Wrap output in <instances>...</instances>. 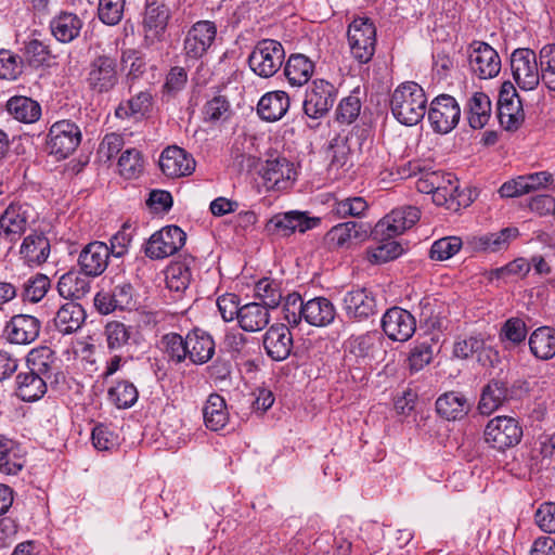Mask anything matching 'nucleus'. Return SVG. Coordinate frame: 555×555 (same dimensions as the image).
Returning <instances> with one entry per match:
<instances>
[{
  "label": "nucleus",
  "instance_id": "f257e3e1",
  "mask_svg": "<svg viewBox=\"0 0 555 555\" xmlns=\"http://www.w3.org/2000/svg\"><path fill=\"white\" fill-rule=\"evenodd\" d=\"M427 98L423 88L406 81L399 85L392 92L390 108L393 117L402 125H417L426 114Z\"/></svg>",
  "mask_w": 555,
  "mask_h": 555
},
{
  "label": "nucleus",
  "instance_id": "f03ea898",
  "mask_svg": "<svg viewBox=\"0 0 555 555\" xmlns=\"http://www.w3.org/2000/svg\"><path fill=\"white\" fill-rule=\"evenodd\" d=\"M119 80L120 74L115 55L103 52L90 60L87 67L86 83L93 94L104 95L113 92Z\"/></svg>",
  "mask_w": 555,
  "mask_h": 555
},
{
  "label": "nucleus",
  "instance_id": "7ed1b4c3",
  "mask_svg": "<svg viewBox=\"0 0 555 555\" xmlns=\"http://www.w3.org/2000/svg\"><path fill=\"white\" fill-rule=\"evenodd\" d=\"M340 308L351 322L369 321L378 313L376 294L366 287H352L343 294Z\"/></svg>",
  "mask_w": 555,
  "mask_h": 555
},
{
  "label": "nucleus",
  "instance_id": "20e7f679",
  "mask_svg": "<svg viewBox=\"0 0 555 555\" xmlns=\"http://www.w3.org/2000/svg\"><path fill=\"white\" fill-rule=\"evenodd\" d=\"M285 51L282 43L273 39L259 41L248 57L250 69L262 78L272 77L282 66Z\"/></svg>",
  "mask_w": 555,
  "mask_h": 555
},
{
  "label": "nucleus",
  "instance_id": "39448f33",
  "mask_svg": "<svg viewBox=\"0 0 555 555\" xmlns=\"http://www.w3.org/2000/svg\"><path fill=\"white\" fill-rule=\"evenodd\" d=\"M348 42L352 56L361 64L370 62L375 53L376 28L369 17H357L348 27Z\"/></svg>",
  "mask_w": 555,
  "mask_h": 555
},
{
  "label": "nucleus",
  "instance_id": "423d86ee",
  "mask_svg": "<svg viewBox=\"0 0 555 555\" xmlns=\"http://www.w3.org/2000/svg\"><path fill=\"white\" fill-rule=\"evenodd\" d=\"M513 78L521 90H534L541 81V69L537 54L531 49H516L511 55Z\"/></svg>",
  "mask_w": 555,
  "mask_h": 555
},
{
  "label": "nucleus",
  "instance_id": "0eeeda50",
  "mask_svg": "<svg viewBox=\"0 0 555 555\" xmlns=\"http://www.w3.org/2000/svg\"><path fill=\"white\" fill-rule=\"evenodd\" d=\"M48 137L49 153L57 159H64L80 144L81 131L75 122L64 119L51 126Z\"/></svg>",
  "mask_w": 555,
  "mask_h": 555
},
{
  "label": "nucleus",
  "instance_id": "6e6552de",
  "mask_svg": "<svg viewBox=\"0 0 555 555\" xmlns=\"http://www.w3.org/2000/svg\"><path fill=\"white\" fill-rule=\"evenodd\" d=\"M521 437V427L515 418L509 416H495L485 428L486 442L499 451L515 447Z\"/></svg>",
  "mask_w": 555,
  "mask_h": 555
},
{
  "label": "nucleus",
  "instance_id": "1a4fd4ad",
  "mask_svg": "<svg viewBox=\"0 0 555 555\" xmlns=\"http://www.w3.org/2000/svg\"><path fill=\"white\" fill-rule=\"evenodd\" d=\"M427 114L433 130L447 134L459 124L461 108L453 96L440 94L430 102Z\"/></svg>",
  "mask_w": 555,
  "mask_h": 555
},
{
  "label": "nucleus",
  "instance_id": "9d476101",
  "mask_svg": "<svg viewBox=\"0 0 555 555\" xmlns=\"http://www.w3.org/2000/svg\"><path fill=\"white\" fill-rule=\"evenodd\" d=\"M33 217V208L28 204L11 203L0 214V237L15 243L26 232Z\"/></svg>",
  "mask_w": 555,
  "mask_h": 555
},
{
  "label": "nucleus",
  "instance_id": "9b49d317",
  "mask_svg": "<svg viewBox=\"0 0 555 555\" xmlns=\"http://www.w3.org/2000/svg\"><path fill=\"white\" fill-rule=\"evenodd\" d=\"M186 235L177 225H167L155 232L147 241L145 255L151 259H164L182 248Z\"/></svg>",
  "mask_w": 555,
  "mask_h": 555
},
{
  "label": "nucleus",
  "instance_id": "f8f14e48",
  "mask_svg": "<svg viewBox=\"0 0 555 555\" xmlns=\"http://www.w3.org/2000/svg\"><path fill=\"white\" fill-rule=\"evenodd\" d=\"M260 175L267 191H284L293 185L297 171L286 157L276 156L266 160Z\"/></svg>",
  "mask_w": 555,
  "mask_h": 555
},
{
  "label": "nucleus",
  "instance_id": "ddd939ff",
  "mask_svg": "<svg viewBox=\"0 0 555 555\" xmlns=\"http://www.w3.org/2000/svg\"><path fill=\"white\" fill-rule=\"evenodd\" d=\"M217 36V26L211 21H198L186 31L183 52L186 60L197 61L212 46Z\"/></svg>",
  "mask_w": 555,
  "mask_h": 555
},
{
  "label": "nucleus",
  "instance_id": "4468645a",
  "mask_svg": "<svg viewBox=\"0 0 555 555\" xmlns=\"http://www.w3.org/2000/svg\"><path fill=\"white\" fill-rule=\"evenodd\" d=\"M470 72L479 79H491L501 70L499 53L488 43L475 41L468 50Z\"/></svg>",
  "mask_w": 555,
  "mask_h": 555
},
{
  "label": "nucleus",
  "instance_id": "2eb2a0df",
  "mask_svg": "<svg viewBox=\"0 0 555 555\" xmlns=\"http://www.w3.org/2000/svg\"><path fill=\"white\" fill-rule=\"evenodd\" d=\"M335 100V87L324 79H315L306 92L304 112L310 118H321L333 107Z\"/></svg>",
  "mask_w": 555,
  "mask_h": 555
},
{
  "label": "nucleus",
  "instance_id": "dca6fc26",
  "mask_svg": "<svg viewBox=\"0 0 555 555\" xmlns=\"http://www.w3.org/2000/svg\"><path fill=\"white\" fill-rule=\"evenodd\" d=\"M27 366L50 385L59 384L64 377L56 353L48 346L34 348L27 356Z\"/></svg>",
  "mask_w": 555,
  "mask_h": 555
},
{
  "label": "nucleus",
  "instance_id": "f3484780",
  "mask_svg": "<svg viewBox=\"0 0 555 555\" xmlns=\"http://www.w3.org/2000/svg\"><path fill=\"white\" fill-rule=\"evenodd\" d=\"M420 218L421 211L415 206L395 208L376 224L374 234L388 237L400 235L412 228Z\"/></svg>",
  "mask_w": 555,
  "mask_h": 555
},
{
  "label": "nucleus",
  "instance_id": "a211bd4d",
  "mask_svg": "<svg viewBox=\"0 0 555 555\" xmlns=\"http://www.w3.org/2000/svg\"><path fill=\"white\" fill-rule=\"evenodd\" d=\"M41 331V321L30 314H16L7 323L3 336L13 345H29L34 343Z\"/></svg>",
  "mask_w": 555,
  "mask_h": 555
},
{
  "label": "nucleus",
  "instance_id": "6ab92c4d",
  "mask_svg": "<svg viewBox=\"0 0 555 555\" xmlns=\"http://www.w3.org/2000/svg\"><path fill=\"white\" fill-rule=\"evenodd\" d=\"M382 328L391 340L406 341L414 334L416 322L408 310L393 307L383 315Z\"/></svg>",
  "mask_w": 555,
  "mask_h": 555
},
{
  "label": "nucleus",
  "instance_id": "aec40b11",
  "mask_svg": "<svg viewBox=\"0 0 555 555\" xmlns=\"http://www.w3.org/2000/svg\"><path fill=\"white\" fill-rule=\"evenodd\" d=\"M320 222L319 218L309 217L307 212L291 210L274 215L267 223L269 231L288 236L295 231L301 233L315 228Z\"/></svg>",
  "mask_w": 555,
  "mask_h": 555
},
{
  "label": "nucleus",
  "instance_id": "412c9836",
  "mask_svg": "<svg viewBox=\"0 0 555 555\" xmlns=\"http://www.w3.org/2000/svg\"><path fill=\"white\" fill-rule=\"evenodd\" d=\"M196 162L185 150L172 145L166 147L159 157L162 172L168 178H181L193 173Z\"/></svg>",
  "mask_w": 555,
  "mask_h": 555
},
{
  "label": "nucleus",
  "instance_id": "4be33fe9",
  "mask_svg": "<svg viewBox=\"0 0 555 555\" xmlns=\"http://www.w3.org/2000/svg\"><path fill=\"white\" fill-rule=\"evenodd\" d=\"M109 256L107 244L99 241L91 242L80 251L78 266L87 276L96 278L106 270Z\"/></svg>",
  "mask_w": 555,
  "mask_h": 555
},
{
  "label": "nucleus",
  "instance_id": "5701e85b",
  "mask_svg": "<svg viewBox=\"0 0 555 555\" xmlns=\"http://www.w3.org/2000/svg\"><path fill=\"white\" fill-rule=\"evenodd\" d=\"M267 354L274 361L287 359L293 349V335L284 324L271 325L263 336Z\"/></svg>",
  "mask_w": 555,
  "mask_h": 555
},
{
  "label": "nucleus",
  "instance_id": "b1692460",
  "mask_svg": "<svg viewBox=\"0 0 555 555\" xmlns=\"http://www.w3.org/2000/svg\"><path fill=\"white\" fill-rule=\"evenodd\" d=\"M369 236L363 223L348 221L333 227L326 233V242L331 247L349 248L353 244L363 242Z\"/></svg>",
  "mask_w": 555,
  "mask_h": 555
},
{
  "label": "nucleus",
  "instance_id": "393cba45",
  "mask_svg": "<svg viewBox=\"0 0 555 555\" xmlns=\"http://www.w3.org/2000/svg\"><path fill=\"white\" fill-rule=\"evenodd\" d=\"M512 397L507 383L502 379H491L483 388L478 403V410L483 415H490Z\"/></svg>",
  "mask_w": 555,
  "mask_h": 555
},
{
  "label": "nucleus",
  "instance_id": "a878e982",
  "mask_svg": "<svg viewBox=\"0 0 555 555\" xmlns=\"http://www.w3.org/2000/svg\"><path fill=\"white\" fill-rule=\"evenodd\" d=\"M289 105V96L285 91H271L260 98L257 113L262 120L273 122L285 116Z\"/></svg>",
  "mask_w": 555,
  "mask_h": 555
},
{
  "label": "nucleus",
  "instance_id": "bb28decb",
  "mask_svg": "<svg viewBox=\"0 0 555 555\" xmlns=\"http://www.w3.org/2000/svg\"><path fill=\"white\" fill-rule=\"evenodd\" d=\"M20 255L29 266L44 263L50 255V242L42 232H33L24 237Z\"/></svg>",
  "mask_w": 555,
  "mask_h": 555
},
{
  "label": "nucleus",
  "instance_id": "cd10ccee",
  "mask_svg": "<svg viewBox=\"0 0 555 555\" xmlns=\"http://www.w3.org/2000/svg\"><path fill=\"white\" fill-rule=\"evenodd\" d=\"M91 289L90 276L80 271H68L57 282V292L61 297L75 302L85 298Z\"/></svg>",
  "mask_w": 555,
  "mask_h": 555
},
{
  "label": "nucleus",
  "instance_id": "c85d7f7f",
  "mask_svg": "<svg viewBox=\"0 0 555 555\" xmlns=\"http://www.w3.org/2000/svg\"><path fill=\"white\" fill-rule=\"evenodd\" d=\"M304 320L312 326L323 327L330 325L336 317L334 304L325 297H315L305 302L301 310Z\"/></svg>",
  "mask_w": 555,
  "mask_h": 555
},
{
  "label": "nucleus",
  "instance_id": "c756f323",
  "mask_svg": "<svg viewBox=\"0 0 555 555\" xmlns=\"http://www.w3.org/2000/svg\"><path fill=\"white\" fill-rule=\"evenodd\" d=\"M50 385L46 379L30 372H20L15 377V395L25 402H34L41 399Z\"/></svg>",
  "mask_w": 555,
  "mask_h": 555
},
{
  "label": "nucleus",
  "instance_id": "7c9ffc66",
  "mask_svg": "<svg viewBox=\"0 0 555 555\" xmlns=\"http://www.w3.org/2000/svg\"><path fill=\"white\" fill-rule=\"evenodd\" d=\"M436 411L447 421H460L470 411V403L464 395L449 391L438 397Z\"/></svg>",
  "mask_w": 555,
  "mask_h": 555
},
{
  "label": "nucleus",
  "instance_id": "2f4dec72",
  "mask_svg": "<svg viewBox=\"0 0 555 555\" xmlns=\"http://www.w3.org/2000/svg\"><path fill=\"white\" fill-rule=\"evenodd\" d=\"M188 358L194 364H204L215 354V341L212 337L198 328L186 335Z\"/></svg>",
  "mask_w": 555,
  "mask_h": 555
},
{
  "label": "nucleus",
  "instance_id": "473e14b6",
  "mask_svg": "<svg viewBox=\"0 0 555 555\" xmlns=\"http://www.w3.org/2000/svg\"><path fill=\"white\" fill-rule=\"evenodd\" d=\"M314 63L304 54H292L285 63L284 75L293 87L306 85L312 77Z\"/></svg>",
  "mask_w": 555,
  "mask_h": 555
},
{
  "label": "nucleus",
  "instance_id": "72a5a7b5",
  "mask_svg": "<svg viewBox=\"0 0 555 555\" xmlns=\"http://www.w3.org/2000/svg\"><path fill=\"white\" fill-rule=\"evenodd\" d=\"M86 320V312L81 305L69 301L61 306L54 318V325L62 334H72L78 331Z\"/></svg>",
  "mask_w": 555,
  "mask_h": 555
},
{
  "label": "nucleus",
  "instance_id": "f704fd0d",
  "mask_svg": "<svg viewBox=\"0 0 555 555\" xmlns=\"http://www.w3.org/2000/svg\"><path fill=\"white\" fill-rule=\"evenodd\" d=\"M5 106L8 113L20 122L34 124L41 116L40 104L28 96H12L8 100Z\"/></svg>",
  "mask_w": 555,
  "mask_h": 555
},
{
  "label": "nucleus",
  "instance_id": "c9c22d12",
  "mask_svg": "<svg viewBox=\"0 0 555 555\" xmlns=\"http://www.w3.org/2000/svg\"><path fill=\"white\" fill-rule=\"evenodd\" d=\"M237 322L245 332H259L270 322L269 309L258 302L246 304L241 307Z\"/></svg>",
  "mask_w": 555,
  "mask_h": 555
},
{
  "label": "nucleus",
  "instance_id": "e433bc0d",
  "mask_svg": "<svg viewBox=\"0 0 555 555\" xmlns=\"http://www.w3.org/2000/svg\"><path fill=\"white\" fill-rule=\"evenodd\" d=\"M530 352L539 360H550L555 357V330L541 326L529 336Z\"/></svg>",
  "mask_w": 555,
  "mask_h": 555
},
{
  "label": "nucleus",
  "instance_id": "4c0bfd02",
  "mask_svg": "<svg viewBox=\"0 0 555 555\" xmlns=\"http://www.w3.org/2000/svg\"><path fill=\"white\" fill-rule=\"evenodd\" d=\"M82 25L78 15L63 12L51 21L50 28L57 41L68 43L79 36Z\"/></svg>",
  "mask_w": 555,
  "mask_h": 555
},
{
  "label": "nucleus",
  "instance_id": "58836bf2",
  "mask_svg": "<svg viewBox=\"0 0 555 555\" xmlns=\"http://www.w3.org/2000/svg\"><path fill=\"white\" fill-rule=\"evenodd\" d=\"M203 418L207 428L217 431L229 421V412L224 399L218 393H211L203 408Z\"/></svg>",
  "mask_w": 555,
  "mask_h": 555
},
{
  "label": "nucleus",
  "instance_id": "ea45409f",
  "mask_svg": "<svg viewBox=\"0 0 555 555\" xmlns=\"http://www.w3.org/2000/svg\"><path fill=\"white\" fill-rule=\"evenodd\" d=\"M170 18V9L158 2L147 4L144 16V30L146 37L158 38L167 27Z\"/></svg>",
  "mask_w": 555,
  "mask_h": 555
},
{
  "label": "nucleus",
  "instance_id": "a19ab883",
  "mask_svg": "<svg viewBox=\"0 0 555 555\" xmlns=\"http://www.w3.org/2000/svg\"><path fill=\"white\" fill-rule=\"evenodd\" d=\"M516 228H505L496 233L483 234L474 238V248L480 251L496 253L506 249L512 240L516 238Z\"/></svg>",
  "mask_w": 555,
  "mask_h": 555
},
{
  "label": "nucleus",
  "instance_id": "79ce46f5",
  "mask_svg": "<svg viewBox=\"0 0 555 555\" xmlns=\"http://www.w3.org/2000/svg\"><path fill=\"white\" fill-rule=\"evenodd\" d=\"M467 111L469 126L474 129L483 128L488 124L491 114L489 96L483 92L474 93L468 100Z\"/></svg>",
  "mask_w": 555,
  "mask_h": 555
},
{
  "label": "nucleus",
  "instance_id": "37998d69",
  "mask_svg": "<svg viewBox=\"0 0 555 555\" xmlns=\"http://www.w3.org/2000/svg\"><path fill=\"white\" fill-rule=\"evenodd\" d=\"M135 334L137 331L132 326H127L118 321L109 322L105 326L107 347L111 350H120L131 340L135 341Z\"/></svg>",
  "mask_w": 555,
  "mask_h": 555
},
{
  "label": "nucleus",
  "instance_id": "c03bdc74",
  "mask_svg": "<svg viewBox=\"0 0 555 555\" xmlns=\"http://www.w3.org/2000/svg\"><path fill=\"white\" fill-rule=\"evenodd\" d=\"M138 396L137 387L128 380L118 382L108 389V399L118 409L132 406L137 402Z\"/></svg>",
  "mask_w": 555,
  "mask_h": 555
},
{
  "label": "nucleus",
  "instance_id": "a18cd8bd",
  "mask_svg": "<svg viewBox=\"0 0 555 555\" xmlns=\"http://www.w3.org/2000/svg\"><path fill=\"white\" fill-rule=\"evenodd\" d=\"M403 253V248L397 241L386 238L367 250V259L371 263L378 264L391 261Z\"/></svg>",
  "mask_w": 555,
  "mask_h": 555
},
{
  "label": "nucleus",
  "instance_id": "49530a36",
  "mask_svg": "<svg viewBox=\"0 0 555 555\" xmlns=\"http://www.w3.org/2000/svg\"><path fill=\"white\" fill-rule=\"evenodd\" d=\"M541 81L544 86L555 91V44H546L539 52Z\"/></svg>",
  "mask_w": 555,
  "mask_h": 555
},
{
  "label": "nucleus",
  "instance_id": "de8ad7c7",
  "mask_svg": "<svg viewBox=\"0 0 555 555\" xmlns=\"http://www.w3.org/2000/svg\"><path fill=\"white\" fill-rule=\"evenodd\" d=\"M118 171L125 179H135L143 170V158L137 149H128L118 159Z\"/></svg>",
  "mask_w": 555,
  "mask_h": 555
},
{
  "label": "nucleus",
  "instance_id": "09e8293b",
  "mask_svg": "<svg viewBox=\"0 0 555 555\" xmlns=\"http://www.w3.org/2000/svg\"><path fill=\"white\" fill-rule=\"evenodd\" d=\"M367 209L369 204L363 197L352 196L336 201L332 211L339 218H361L365 215Z\"/></svg>",
  "mask_w": 555,
  "mask_h": 555
},
{
  "label": "nucleus",
  "instance_id": "8fccbe9b",
  "mask_svg": "<svg viewBox=\"0 0 555 555\" xmlns=\"http://www.w3.org/2000/svg\"><path fill=\"white\" fill-rule=\"evenodd\" d=\"M152 104V95L150 92L141 91L126 103L119 104L115 114L118 118H129L138 114L143 115L149 111Z\"/></svg>",
  "mask_w": 555,
  "mask_h": 555
},
{
  "label": "nucleus",
  "instance_id": "3c124183",
  "mask_svg": "<svg viewBox=\"0 0 555 555\" xmlns=\"http://www.w3.org/2000/svg\"><path fill=\"white\" fill-rule=\"evenodd\" d=\"M186 337L183 338L177 333H168L162 337L160 346L167 357L176 362L181 363L188 357Z\"/></svg>",
  "mask_w": 555,
  "mask_h": 555
},
{
  "label": "nucleus",
  "instance_id": "603ef678",
  "mask_svg": "<svg viewBox=\"0 0 555 555\" xmlns=\"http://www.w3.org/2000/svg\"><path fill=\"white\" fill-rule=\"evenodd\" d=\"M50 287V279L44 274L37 273L24 283L22 297L25 301L38 302L47 295Z\"/></svg>",
  "mask_w": 555,
  "mask_h": 555
},
{
  "label": "nucleus",
  "instance_id": "864d4df0",
  "mask_svg": "<svg viewBox=\"0 0 555 555\" xmlns=\"http://www.w3.org/2000/svg\"><path fill=\"white\" fill-rule=\"evenodd\" d=\"M527 334V325L522 319L509 318L501 327L500 339L503 343L511 344L512 346H518L525 341Z\"/></svg>",
  "mask_w": 555,
  "mask_h": 555
},
{
  "label": "nucleus",
  "instance_id": "5fc2aeb1",
  "mask_svg": "<svg viewBox=\"0 0 555 555\" xmlns=\"http://www.w3.org/2000/svg\"><path fill=\"white\" fill-rule=\"evenodd\" d=\"M256 296L262 301V306L268 309L276 308L282 300L280 284L270 279H262L255 286Z\"/></svg>",
  "mask_w": 555,
  "mask_h": 555
},
{
  "label": "nucleus",
  "instance_id": "6e6d98bb",
  "mask_svg": "<svg viewBox=\"0 0 555 555\" xmlns=\"http://www.w3.org/2000/svg\"><path fill=\"white\" fill-rule=\"evenodd\" d=\"M500 124L509 131L517 130L525 119L521 101H514L498 107Z\"/></svg>",
  "mask_w": 555,
  "mask_h": 555
},
{
  "label": "nucleus",
  "instance_id": "4d7b16f0",
  "mask_svg": "<svg viewBox=\"0 0 555 555\" xmlns=\"http://www.w3.org/2000/svg\"><path fill=\"white\" fill-rule=\"evenodd\" d=\"M24 68L23 59L9 51V50H0V78L7 80H15L17 79Z\"/></svg>",
  "mask_w": 555,
  "mask_h": 555
},
{
  "label": "nucleus",
  "instance_id": "13d9d810",
  "mask_svg": "<svg viewBox=\"0 0 555 555\" xmlns=\"http://www.w3.org/2000/svg\"><path fill=\"white\" fill-rule=\"evenodd\" d=\"M461 247L462 240L460 237L447 236L434 242L429 255L433 260L442 261L453 257Z\"/></svg>",
  "mask_w": 555,
  "mask_h": 555
},
{
  "label": "nucleus",
  "instance_id": "bf43d9fd",
  "mask_svg": "<svg viewBox=\"0 0 555 555\" xmlns=\"http://www.w3.org/2000/svg\"><path fill=\"white\" fill-rule=\"evenodd\" d=\"M192 279L191 270L184 263L178 262L167 270L166 282L171 291L181 292L188 288Z\"/></svg>",
  "mask_w": 555,
  "mask_h": 555
},
{
  "label": "nucleus",
  "instance_id": "052dcab7",
  "mask_svg": "<svg viewBox=\"0 0 555 555\" xmlns=\"http://www.w3.org/2000/svg\"><path fill=\"white\" fill-rule=\"evenodd\" d=\"M121 64L128 68L127 77L131 80L138 79L146 70V63L138 50L127 49L121 52Z\"/></svg>",
  "mask_w": 555,
  "mask_h": 555
},
{
  "label": "nucleus",
  "instance_id": "680f3d73",
  "mask_svg": "<svg viewBox=\"0 0 555 555\" xmlns=\"http://www.w3.org/2000/svg\"><path fill=\"white\" fill-rule=\"evenodd\" d=\"M305 309V302L298 293L288 294L283 305V319L292 326H297L304 314L301 310Z\"/></svg>",
  "mask_w": 555,
  "mask_h": 555
},
{
  "label": "nucleus",
  "instance_id": "e2e57ef3",
  "mask_svg": "<svg viewBox=\"0 0 555 555\" xmlns=\"http://www.w3.org/2000/svg\"><path fill=\"white\" fill-rule=\"evenodd\" d=\"M125 0H100L99 18L106 25H116L124 13Z\"/></svg>",
  "mask_w": 555,
  "mask_h": 555
},
{
  "label": "nucleus",
  "instance_id": "0e129e2a",
  "mask_svg": "<svg viewBox=\"0 0 555 555\" xmlns=\"http://www.w3.org/2000/svg\"><path fill=\"white\" fill-rule=\"evenodd\" d=\"M112 296L119 310H131L137 305L134 289L130 283L117 284L112 291Z\"/></svg>",
  "mask_w": 555,
  "mask_h": 555
},
{
  "label": "nucleus",
  "instance_id": "69168bd1",
  "mask_svg": "<svg viewBox=\"0 0 555 555\" xmlns=\"http://www.w3.org/2000/svg\"><path fill=\"white\" fill-rule=\"evenodd\" d=\"M25 54L33 67H39L48 63L51 53L49 47L38 39H33L25 46Z\"/></svg>",
  "mask_w": 555,
  "mask_h": 555
},
{
  "label": "nucleus",
  "instance_id": "338daca9",
  "mask_svg": "<svg viewBox=\"0 0 555 555\" xmlns=\"http://www.w3.org/2000/svg\"><path fill=\"white\" fill-rule=\"evenodd\" d=\"M485 348V340L479 336H469L457 340L453 347V354L459 359H467Z\"/></svg>",
  "mask_w": 555,
  "mask_h": 555
},
{
  "label": "nucleus",
  "instance_id": "774afa93",
  "mask_svg": "<svg viewBox=\"0 0 555 555\" xmlns=\"http://www.w3.org/2000/svg\"><path fill=\"white\" fill-rule=\"evenodd\" d=\"M537 525L545 532H555V503H543L534 515Z\"/></svg>",
  "mask_w": 555,
  "mask_h": 555
}]
</instances>
